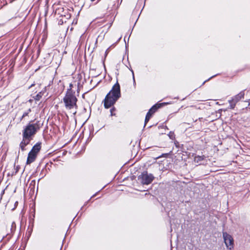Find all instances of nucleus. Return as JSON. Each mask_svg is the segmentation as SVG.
<instances>
[{"instance_id":"29","label":"nucleus","mask_w":250,"mask_h":250,"mask_svg":"<svg viewBox=\"0 0 250 250\" xmlns=\"http://www.w3.org/2000/svg\"><path fill=\"white\" fill-rule=\"evenodd\" d=\"M28 114H29V113H28V112H26V111L24 112L23 113V114H22V118H24V117H26V116H28Z\"/></svg>"},{"instance_id":"50","label":"nucleus","mask_w":250,"mask_h":250,"mask_svg":"<svg viewBox=\"0 0 250 250\" xmlns=\"http://www.w3.org/2000/svg\"><path fill=\"white\" fill-rule=\"evenodd\" d=\"M23 118H22V116H21V121L23 119Z\"/></svg>"},{"instance_id":"24","label":"nucleus","mask_w":250,"mask_h":250,"mask_svg":"<svg viewBox=\"0 0 250 250\" xmlns=\"http://www.w3.org/2000/svg\"><path fill=\"white\" fill-rule=\"evenodd\" d=\"M168 135L169 138L172 140H173L175 138L174 133H173L172 132H170Z\"/></svg>"},{"instance_id":"23","label":"nucleus","mask_w":250,"mask_h":250,"mask_svg":"<svg viewBox=\"0 0 250 250\" xmlns=\"http://www.w3.org/2000/svg\"><path fill=\"white\" fill-rule=\"evenodd\" d=\"M35 184H36V181L35 180H32L30 184V186H29V188H34V187H35Z\"/></svg>"},{"instance_id":"10","label":"nucleus","mask_w":250,"mask_h":250,"mask_svg":"<svg viewBox=\"0 0 250 250\" xmlns=\"http://www.w3.org/2000/svg\"><path fill=\"white\" fill-rule=\"evenodd\" d=\"M33 214L32 216L31 215L29 217V227H34V219L35 217V208H33V210L32 211Z\"/></svg>"},{"instance_id":"3","label":"nucleus","mask_w":250,"mask_h":250,"mask_svg":"<svg viewBox=\"0 0 250 250\" xmlns=\"http://www.w3.org/2000/svg\"><path fill=\"white\" fill-rule=\"evenodd\" d=\"M63 101L65 108L67 109H71L74 108V105H76L78 99L75 95L68 94L63 97Z\"/></svg>"},{"instance_id":"5","label":"nucleus","mask_w":250,"mask_h":250,"mask_svg":"<svg viewBox=\"0 0 250 250\" xmlns=\"http://www.w3.org/2000/svg\"><path fill=\"white\" fill-rule=\"evenodd\" d=\"M168 103H157L153 105L148 110L147 112L145 120V124H144V127H145L146 123L149 121L152 115L158 109L161 108L163 106L165 105H167L169 104Z\"/></svg>"},{"instance_id":"2","label":"nucleus","mask_w":250,"mask_h":250,"mask_svg":"<svg viewBox=\"0 0 250 250\" xmlns=\"http://www.w3.org/2000/svg\"><path fill=\"white\" fill-rule=\"evenodd\" d=\"M43 125V122L36 120L30 121L26 125L23 127L22 136L24 138L32 140L37 132Z\"/></svg>"},{"instance_id":"43","label":"nucleus","mask_w":250,"mask_h":250,"mask_svg":"<svg viewBox=\"0 0 250 250\" xmlns=\"http://www.w3.org/2000/svg\"><path fill=\"white\" fill-rule=\"evenodd\" d=\"M84 94H85V93H83V94L82 95V98H84Z\"/></svg>"},{"instance_id":"35","label":"nucleus","mask_w":250,"mask_h":250,"mask_svg":"<svg viewBox=\"0 0 250 250\" xmlns=\"http://www.w3.org/2000/svg\"><path fill=\"white\" fill-rule=\"evenodd\" d=\"M73 87V84L71 83L69 84V88L72 89Z\"/></svg>"},{"instance_id":"22","label":"nucleus","mask_w":250,"mask_h":250,"mask_svg":"<svg viewBox=\"0 0 250 250\" xmlns=\"http://www.w3.org/2000/svg\"><path fill=\"white\" fill-rule=\"evenodd\" d=\"M20 168V166L19 165L17 166L15 168V171L13 172L12 175H16L18 172Z\"/></svg>"},{"instance_id":"30","label":"nucleus","mask_w":250,"mask_h":250,"mask_svg":"<svg viewBox=\"0 0 250 250\" xmlns=\"http://www.w3.org/2000/svg\"><path fill=\"white\" fill-rule=\"evenodd\" d=\"M116 44H117V42H115V43H113L111 46H110L109 47H110V49L116 46Z\"/></svg>"},{"instance_id":"32","label":"nucleus","mask_w":250,"mask_h":250,"mask_svg":"<svg viewBox=\"0 0 250 250\" xmlns=\"http://www.w3.org/2000/svg\"><path fill=\"white\" fill-rule=\"evenodd\" d=\"M101 190H102V189H100V190H99V191H98V192H97L96 193H95L94 194H93V195L91 197L90 199H91L92 198H93V197H95V196L97 194V193H98L99 192H100V191H101Z\"/></svg>"},{"instance_id":"21","label":"nucleus","mask_w":250,"mask_h":250,"mask_svg":"<svg viewBox=\"0 0 250 250\" xmlns=\"http://www.w3.org/2000/svg\"><path fill=\"white\" fill-rule=\"evenodd\" d=\"M16 229V225L15 222H13L11 224V232H13L15 231Z\"/></svg>"},{"instance_id":"48","label":"nucleus","mask_w":250,"mask_h":250,"mask_svg":"<svg viewBox=\"0 0 250 250\" xmlns=\"http://www.w3.org/2000/svg\"><path fill=\"white\" fill-rule=\"evenodd\" d=\"M40 50L39 49L38 50V54H40Z\"/></svg>"},{"instance_id":"15","label":"nucleus","mask_w":250,"mask_h":250,"mask_svg":"<svg viewBox=\"0 0 250 250\" xmlns=\"http://www.w3.org/2000/svg\"><path fill=\"white\" fill-rule=\"evenodd\" d=\"M229 108L233 109L234 108L236 103L234 102V101L232 99L231 100L229 101Z\"/></svg>"},{"instance_id":"11","label":"nucleus","mask_w":250,"mask_h":250,"mask_svg":"<svg viewBox=\"0 0 250 250\" xmlns=\"http://www.w3.org/2000/svg\"><path fill=\"white\" fill-rule=\"evenodd\" d=\"M245 93L244 91H241L239 94L232 97V99L234 101V102H238L241 99L244 98Z\"/></svg>"},{"instance_id":"45","label":"nucleus","mask_w":250,"mask_h":250,"mask_svg":"<svg viewBox=\"0 0 250 250\" xmlns=\"http://www.w3.org/2000/svg\"><path fill=\"white\" fill-rule=\"evenodd\" d=\"M76 113H77V111H75L73 113V115H75L76 114Z\"/></svg>"},{"instance_id":"46","label":"nucleus","mask_w":250,"mask_h":250,"mask_svg":"<svg viewBox=\"0 0 250 250\" xmlns=\"http://www.w3.org/2000/svg\"><path fill=\"white\" fill-rule=\"evenodd\" d=\"M83 214V212H82L81 213H80V216H79L78 218H79L80 217H81V216L82 215V214Z\"/></svg>"},{"instance_id":"25","label":"nucleus","mask_w":250,"mask_h":250,"mask_svg":"<svg viewBox=\"0 0 250 250\" xmlns=\"http://www.w3.org/2000/svg\"><path fill=\"white\" fill-rule=\"evenodd\" d=\"M131 72H132V76H133V85H134V86H135V85H136V82H135V80L134 72H133V70H132V69H131Z\"/></svg>"},{"instance_id":"44","label":"nucleus","mask_w":250,"mask_h":250,"mask_svg":"<svg viewBox=\"0 0 250 250\" xmlns=\"http://www.w3.org/2000/svg\"><path fill=\"white\" fill-rule=\"evenodd\" d=\"M91 0V1H95V0ZM100 0H98V1H97V2H99V1H100Z\"/></svg>"},{"instance_id":"12","label":"nucleus","mask_w":250,"mask_h":250,"mask_svg":"<svg viewBox=\"0 0 250 250\" xmlns=\"http://www.w3.org/2000/svg\"><path fill=\"white\" fill-rule=\"evenodd\" d=\"M136 177L135 175H133L130 177L131 180L133 181L132 185L134 186V188L136 190L140 191L141 190L139 188H137L140 187V186L138 185L139 182L137 180L133 181V180H135L136 179Z\"/></svg>"},{"instance_id":"28","label":"nucleus","mask_w":250,"mask_h":250,"mask_svg":"<svg viewBox=\"0 0 250 250\" xmlns=\"http://www.w3.org/2000/svg\"><path fill=\"white\" fill-rule=\"evenodd\" d=\"M18 205V202L16 201L14 204V208L12 209V210H14L17 208Z\"/></svg>"},{"instance_id":"14","label":"nucleus","mask_w":250,"mask_h":250,"mask_svg":"<svg viewBox=\"0 0 250 250\" xmlns=\"http://www.w3.org/2000/svg\"><path fill=\"white\" fill-rule=\"evenodd\" d=\"M33 229V228L32 227H29L27 229V232H26V237L27 240L29 239L31 235V234L32 233Z\"/></svg>"},{"instance_id":"38","label":"nucleus","mask_w":250,"mask_h":250,"mask_svg":"<svg viewBox=\"0 0 250 250\" xmlns=\"http://www.w3.org/2000/svg\"><path fill=\"white\" fill-rule=\"evenodd\" d=\"M137 178H138V180H141V175H138V177H137Z\"/></svg>"},{"instance_id":"7","label":"nucleus","mask_w":250,"mask_h":250,"mask_svg":"<svg viewBox=\"0 0 250 250\" xmlns=\"http://www.w3.org/2000/svg\"><path fill=\"white\" fill-rule=\"evenodd\" d=\"M37 155L38 154L30 150L28 154L26 163V165H30L34 162L36 160Z\"/></svg>"},{"instance_id":"18","label":"nucleus","mask_w":250,"mask_h":250,"mask_svg":"<svg viewBox=\"0 0 250 250\" xmlns=\"http://www.w3.org/2000/svg\"><path fill=\"white\" fill-rule=\"evenodd\" d=\"M110 108V116H116V114L114 113V112L116 110V108H115V107L114 106V105H113Z\"/></svg>"},{"instance_id":"41","label":"nucleus","mask_w":250,"mask_h":250,"mask_svg":"<svg viewBox=\"0 0 250 250\" xmlns=\"http://www.w3.org/2000/svg\"><path fill=\"white\" fill-rule=\"evenodd\" d=\"M4 191H5V190H4H4H3L2 191V192H1V195H2L4 193Z\"/></svg>"},{"instance_id":"1","label":"nucleus","mask_w":250,"mask_h":250,"mask_svg":"<svg viewBox=\"0 0 250 250\" xmlns=\"http://www.w3.org/2000/svg\"><path fill=\"white\" fill-rule=\"evenodd\" d=\"M121 97V86L117 79L116 83L113 85L111 89L106 95L102 102L105 109L110 108L114 105Z\"/></svg>"},{"instance_id":"4","label":"nucleus","mask_w":250,"mask_h":250,"mask_svg":"<svg viewBox=\"0 0 250 250\" xmlns=\"http://www.w3.org/2000/svg\"><path fill=\"white\" fill-rule=\"evenodd\" d=\"M154 179V177L151 173L147 172L142 173V191H147L146 188H144L145 185H150Z\"/></svg>"},{"instance_id":"9","label":"nucleus","mask_w":250,"mask_h":250,"mask_svg":"<svg viewBox=\"0 0 250 250\" xmlns=\"http://www.w3.org/2000/svg\"><path fill=\"white\" fill-rule=\"evenodd\" d=\"M41 148L42 142H39L33 146L31 150L34 152V153H36L37 154H38V153L41 150Z\"/></svg>"},{"instance_id":"26","label":"nucleus","mask_w":250,"mask_h":250,"mask_svg":"<svg viewBox=\"0 0 250 250\" xmlns=\"http://www.w3.org/2000/svg\"><path fill=\"white\" fill-rule=\"evenodd\" d=\"M80 84V83H78V88L77 90V93L78 96L79 95V93H80V88L79 87Z\"/></svg>"},{"instance_id":"49","label":"nucleus","mask_w":250,"mask_h":250,"mask_svg":"<svg viewBox=\"0 0 250 250\" xmlns=\"http://www.w3.org/2000/svg\"><path fill=\"white\" fill-rule=\"evenodd\" d=\"M83 111H85V112H86V108H84V109H83Z\"/></svg>"},{"instance_id":"27","label":"nucleus","mask_w":250,"mask_h":250,"mask_svg":"<svg viewBox=\"0 0 250 250\" xmlns=\"http://www.w3.org/2000/svg\"><path fill=\"white\" fill-rule=\"evenodd\" d=\"M215 76H216V75H214V76H211V77H210L209 78H208V80H207L203 82V83L202 85L204 84L205 83H206V82H207V81H208L210 80L211 78H213V77H215Z\"/></svg>"},{"instance_id":"8","label":"nucleus","mask_w":250,"mask_h":250,"mask_svg":"<svg viewBox=\"0 0 250 250\" xmlns=\"http://www.w3.org/2000/svg\"><path fill=\"white\" fill-rule=\"evenodd\" d=\"M31 140L28 138H24V136H22V140L20 144V147L22 151L25 150V146L30 144Z\"/></svg>"},{"instance_id":"17","label":"nucleus","mask_w":250,"mask_h":250,"mask_svg":"<svg viewBox=\"0 0 250 250\" xmlns=\"http://www.w3.org/2000/svg\"><path fill=\"white\" fill-rule=\"evenodd\" d=\"M42 92H39V93H38L34 97V99L36 100V101H39L41 98L42 97Z\"/></svg>"},{"instance_id":"42","label":"nucleus","mask_w":250,"mask_h":250,"mask_svg":"<svg viewBox=\"0 0 250 250\" xmlns=\"http://www.w3.org/2000/svg\"><path fill=\"white\" fill-rule=\"evenodd\" d=\"M93 133V130H90V135H91V133Z\"/></svg>"},{"instance_id":"16","label":"nucleus","mask_w":250,"mask_h":250,"mask_svg":"<svg viewBox=\"0 0 250 250\" xmlns=\"http://www.w3.org/2000/svg\"><path fill=\"white\" fill-rule=\"evenodd\" d=\"M140 6H141V5H140L139 1H138V3H137V4L136 5L135 9L133 11V13H132V17H133L134 16H136V15L137 14V13H135L136 11L139 9V8H140Z\"/></svg>"},{"instance_id":"47","label":"nucleus","mask_w":250,"mask_h":250,"mask_svg":"<svg viewBox=\"0 0 250 250\" xmlns=\"http://www.w3.org/2000/svg\"><path fill=\"white\" fill-rule=\"evenodd\" d=\"M124 40H125V38L124 39ZM126 43V42H125ZM127 47V45H126V44L125 43V48H126Z\"/></svg>"},{"instance_id":"13","label":"nucleus","mask_w":250,"mask_h":250,"mask_svg":"<svg viewBox=\"0 0 250 250\" xmlns=\"http://www.w3.org/2000/svg\"><path fill=\"white\" fill-rule=\"evenodd\" d=\"M204 156H196L194 157V161L195 163L200 164V163L205 159Z\"/></svg>"},{"instance_id":"33","label":"nucleus","mask_w":250,"mask_h":250,"mask_svg":"<svg viewBox=\"0 0 250 250\" xmlns=\"http://www.w3.org/2000/svg\"><path fill=\"white\" fill-rule=\"evenodd\" d=\"M140 16H141V12H140V13H139V15H138V18L137 19V20H136V21H135V24H134V25H135V24H136V22L138 21V19H139V17H140Z\"/></svg>"},{"instance_id":"19","label":"nucleus","mask_w":250,"mask_h":250,"mask_svg":"<svg viewBox=\"0 0 250 250\" xmlns=\"http://www.w3.org/2000/svg\"><path fill=\"white\" fill-rule=\"evenodd\" d=\"M110 47H109L105 51V53H104V59L103 60V65L104 66V67H105V64H104V61H105V58L106 57L108 53H109V52L110 51Z\"/></svg>"},{"instance_id":"31","label":"nucleus","mask_w":250,"mask_h":250,"mask_svg":"<svg viewBox=\"0 0 250 250\" xmlns=\"http://www.w3.org/2000/svg\"><path fill=\"white\" fill-rule=\"evenodd\" d=\"M116 44H117V42H115V43H113L111 46H110L109 47H110V49L116 46Z\"/></svg>"},{"instance_id":"36","label":"nucleus","mask_w":250,"mask_h":250,"mask_svg":"<svg viewBox=\"0 0 250 250\" xmlns=\"http://www.w3.org/2000/svg\"><path fill=\"white\" fill-rule=\"evenodd\" d=\"M138 146L140 147L141 145V139L138 140Z\"/></svg>"},{"instance_id":"6","label":"nucleus","mask_w":250,"mask_h":250,"mask_svg":"<svg viewBox=\"0 0 250 250\" xmlns=\"http://www.w3.org/2000/svg\"><path fill=\"white\" fill-rule=\"evenodd\" d=\"M223 237L228 249L231 250L233 247V239L232 236L226 232H223Z\"/></svg>"},{"instance_id":"37","label":"nucleus","mask_w":250,"mask_h":250,"mask_svg":"<svg viewBox=\"0 0 250 250\" xmlns=\"http://www.w3.org/2000/svg\"><path fill=\"white\" fill-rule=\"evenodd\" d=\"M31 111V108H29L26 112H28V113H29Z\"/></svg>"},{"instance_id":"20","label":"nucleus","mask_w":250,"mask_h":250,"mask_svg":"<svg viewBox=\"0 0 250 250\" xmlns=\"http://www.w3.org/2000/svg\"><path fill=\"white\" fill-rule=\"evenodd\" d=\"M75 92L74 91H73L72 89L68 88L66 92L65 95H66L68 94H71L72 95H75Z\"/></svg>"},{"instance_id":"40","label":"nucleus","mask_w":250,"mask_h":250,"mask_svg":"<svg viewBox=\"0 0 250 250\" xmlns=\"http://www.w3.org/2000/svg\"><path fill=\"white\" fill-rule=\"evenodd\" d=\"M74 107L75 108V109H77L78 108V105L77 104V103H76V105H74Z\"/></svg>"},{"instance_id":"39","label":"nucleus","mask_w":250,"mask_h":250,"mask_svg":"<svg viewBox=\"0 0 250 250\" xmlns=\"http://www.w3.org/2000/svg\"><path fill=\"white\" fill-rule=\"evenodd\" d=\"M121 38H122V37H120V38H119V39L117 40V41L116 42H117V43H118V42L120 41V40H121Z\"/></svg>"},{"instance_id":"34","label":"nucleus","mask_w":250,"mask_h":250,"mask_svg":"<svg viewBox=\"0 0 250 250\" xmlns=\"http://www.w3.org/2000/svg\"><path fill=\"white\" fill-rule=\"evenodd\" d=\"M91 199H90L89 200H88L85 203V204H84V205L81 208V209L82 210V208H83V207L85 206L87 203L89 201V200H90Z\"/></svg>"}]
</instances>
